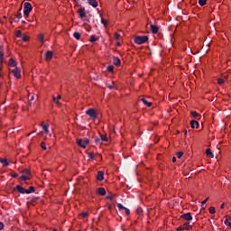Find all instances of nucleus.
Returning a JSON list of instances; mask_svg holds the SVG:
<instances>
[{
    "mask_svg": "<svg viewBox=\"0 0 231 231\" xmlns=\"http://www.w3.org/2000/svg\"><path fill=\"white\" fill-rule=\"evenodd\" d=\"M14 192H19V194H32V192H35V187L31 186L28 189H26L21 185H16V187L14 188Z\"/></svg>",
    "mask_w": 231,
    "mask_h": 231,
    "instance_id": "f257e3e1",
    "label": "nucleus"
},
{
    "mask_svg": "<svg viewBox=\"0 0 231 231\" xmlns=\"http://www.w3.org/2000/svg\"><path fill=\"white\" fill-rule=\"evenodd\" d=\"M32 4H30L29 2H25L23 4V14L25 15V17L30 16V12H32Z\"/></svg>",
    "mask_w": 231,
    "mask_h": 231,
    "instance_id": "f03ea898",
    "label": "nucleus"
},
{
    "mask_svg": "<svg viewBox=\"0 0 231 231\" xmlns=\"http://www.w3.org/2000/svg\"><path fill=\"white\" fill-rule=\"evenodd\" d=\"M149 41V36H135L134 37V42L136 44H144V42H147Z\"/></svg>",
    "mask_w": 231,
    "mask_h": 231,
    "instance_id": "7ed1b4c3",
    "label": "nucleus"
},
{
    "mask_svg": "<svg viewBox=\"0 0 231 231\" xmlns=\"http://www.w3.org/2000/svg\"><path fill=\"white\" fill-rule=\"evenodd\" d=\"M86 115H88V116H90V118H93L94 120H97V118H98V114H97L95 108H88L86 111Z\"/></svg>",
    "mask_w": 231,
    "mask_h": 231,
    "instance_id": "20e7f679",
    "label": "nucleus"
},
{
    "mask_svg": "<svg viewBox=\"0 0 231 231\" xmlns=\"http://www.w3.org/2000/svg\"><path fill=\"white\" fill-rule=\"evenodd\" d=\"M77 143L79 147H82V149H86L87 145L89 143V139H77Z\"/></svg>",
    "mask_w": 231,
    "mask_h": 231,
    "instance_id": "39448f33",
    "label": "nucleus"
},
{
    "mask_svg": "<svg viewBox=\"0 0 231 231\" xmlns=\"http://www.w3.org/2000/svg\"><path fill=\"white\" fill-rule=\"evenodd\" d=\"M94 140H95V143H100V141H101V142H108V141H109V139L107 138V136H106V135H104V134H100V138H98V137H94Z\"/></svg>",
    "mask_w": 231,
    "mask_h": 231,
    "instance_id": "423d86ee",
    "label": "nucleus"
},
{
    "mask_svg": "<svg viewBox=\"0 0 231 231\" xmlns=\"http://www.w3.org/2000/svg\"><path fill=\"white\" fill-rule=\"evenodd\" d=\"M190 228H192V226L189 225V223L186 222L182 226L177 227V231L190 230Z\"/></svg>",
    "mask_w": 231,
    "mask_h": 231,
    "instance_id": "0eeeda50",
    "label": "nucleus"
},
{
    "mask_svg": "<svg viewBox=\"0 0 231 231\" xmlns=\"http://www.w3.org/2000/svg\"><path fill=\"white\" fill-rule=\"evenodd\" d=\"M181 219H185V221H192V213H184L180 216Z\"/></svg>",
    "mask_w": 231,
    "mask_h": 231,
    "instance_id": "6e6552de",
    "label": "nucleus"
},
{
    "mask_svg": "<svg viewBox=\"0 0 231 231\" xmlns=\"http://www.w3.org/2000/svg\"><path fill=\"white\" fill-rule=\"evenodd\" d=\"M12 73L15 79H21V69L19 68H15L12 70Z\"/></svg>",
    "mask_w": 231,
    "mask_h": 231,
    "instance_id": "1a4fd4ad",
    "label": "nucleus"
},
{
    "mask_svg": "<svg viewBox=\"0 0 231 231\" xmlns=\"http://www.w3.org/2000/svg\"><path fill=\"white\" fill-rule=\"evenodd\" d=\"M51 59H53V52L51 51H48L46 53H45V60L47 62H50V60H51Z\"/></svg>",
    "mask_w": 231,
    "mask_h": 231,
    "instance_id": "9d476101",
    "label": "nucleus"
},
{
    "mask_svg": "<svg viewBox=\"0 0 231 231\" xmlns=\"http://www.w3.org/2000/svg\"><path fill=\"white\" fill-rule=\"evenodd\" d=\"M150 28H151V32L152 33H158V32H160V28L157 25H154L152 23L150 24Z\"/></svg>",
    "mask_w": 231,
    "mask_h": 231,
    "instance_id": "9b49d317",
    "label": "nucleus"
},
{
    "mask_svg": "<svg viewBox=\"0 0 231 231\" xmlns=\"http://www.w3.org/2000/svg\"><path fill=\"white\" fill-rule=\"evenodd\" d=\"M78 14H79V16L80 17V19H84V17H86V9L85 8H79L78 10Z\"/></svg>",
    "mask_w": 231,
    "mask_h": 231,
    "instance_id": "f8f14e48",
    "label": "nucleus"
},
{
    "mask_svg": "<svg viewBox=\"0 0 231 231\" xmlns=\"http://www.w3.org/2000/svg\"><path fill=\"white\" fill-rule=\"evenodd\" d=\"M113 64L115 66H121L122 64V61L120 60V58L116 57V56H114L113 57Z\"/></svg>",
    "mask_w": 231,
    "mask_h": 231,
    "instance_id": "ddd939ff",
    "label": "nucleus"
},
{
    "mask_svg": "<svg viewBox=\"0 0 231 231\" xmlns=\"http://www.w3.org/2000/svg\"><path fill=\"white\" fill-rule=\"evenodd\" d=\"M97 180L98 181H104V171H97Z\"/></svg>",
    "mask_w": 231,
    "mask_h": 231,
    "instance_id": "4468645a",
    "label": "nucleus"
},
{
    "mask_svg": "<svg viewBox=\"0 0 231 231\" xmlns=\"http://www.w3.org/2000/svg\"><path fill=\"white\" fill-rule=\"evenodd\" d=\"M8 64L11 66V68H17V61H14V58L9 59Z\"/></svg>",
    "mask_w": 231,
    "mask_h": 231,
    "instance_id": "2eb2a0df",
    "label": "nucleus"
},
{
    "mask_svg": "<svg viewBox=\"0 0 231 231\" xmlns=\"http://www.w3.org/2000/svg\"><path fill=\"white\" fill-rule=\"evenodd\" d=\"M97 193L99 194V196H106V189L104 188H97Z\"/></svg>",
    "mask_w": 231,
    "mask_h": 231,
    "instance_id": "dca6fc26",
    "label": "nucleus"
},
{
    "mask_svg": "<svg viewBox=\"0 0 231 231\" xmlns=\"http://www.w3.org/2000/svg\"><path fill=\"white\" fill-rule=\"evenodd\" d=\"M190 125L192 129H194L195 127L196 129H198V127H199V123L196 120H192L190 121Z\"/></svg>",
    "mask_w": 231,
    "mask_h": 231,
    "instance_id": "f3484780",
    "label": "nucleus"
},
{
    "mask_svg": "<svg viewBox=\"0 0 231 231\" xmlns=\"http://www.w3.org/2000/svg\"><path fill=\"white\" fill-rule=\"evenodd\" d=\"M88 5H90V6H93V8H97V6H98V2H97V0H88Z\"/></svg>",
    "mask_w": 231,
    "mask_h": 231,
    "instance_id": "a211bd4d",
    "label": "nucleus"
},
{
    "mask_svg": "<svg viewBox=\"0 0 231 231\" xmlns=\"http://www.w3.org/2000/svg\"><path fill=\"white\" fill-rule=\"evenodd\" d=\"M41 126L42 127V129H43V131H44V133H46V134H48V133H50V125H44V123H42V125H41Z\"/></svg>",
    "mask_w": 231,
    "mask_h": 231,
    "instance_id": "6ab92c4d",
    "label": "nucleus"
},
{
    "mask_svg": "<svg viewBox=\"0 0 231 231\" xmlns=\"http://www.w3.org/2000/svg\"><path fill=\"white\" fill-rule=\"evenodd\" d=\"M21 17H23V14L21 13L15 14V16L14 17L13 21L14 23H19V21L21 20Z\"/></svg>",
    "mask_w": 231,
    "mask_h": 231,
    "instance_id": "aec40b11",
    "label": "nucleus"
},
{
    "mask_svg": "<svg viewBox=\"0 0 231 231\" xmlns=\"http://www.w3.org/2000/svg\"><path fill=\"white\" fill-rule=\"evenodd\" d=\"M0 163L4 165V167H8L10 165V162H8V160L0 158Z\"/></svg>",
    "mask_w": 231,
    "mask_h": 231,
    "instance_id": "412c9836",
    "label": "nucleus"
},
{
    "mask_svg": "<svg viewBox=\"0 0 231 231\" xmlns=\"http://www.w3.org/2000/svg\"><path fill=\"white\" fill-rule=\"evenodd\" d=\"M141 102H143V104H144V106H146L147 107H151V106H152V103L148 102L145 98H141Z\"/></svg>",
    "mask_w": 231,
    "mask_h": 231,
    "instance_id": "4be33fe9",
    "label": "nucleus"
},
{
    "mask_svg": "<svg viewBox=\"0 0 231 231\" xmlns=\"http://www.w3.org/2000/svg\"><path fill=\"white\" fill-rule=\"evenodd\" d=\"M60 98H61V96H60V95H58L57 97H55V96L52 97L53 102H55V103H56L58 106H60V104L59 103V100H60Z\"/></svg>",
    "mask_w": 231,
    "mask_h": 231,
    "instance_id": "5701e85b",
    "label": "nucleus"
},
{
    "mask_svg": "<svg viewBox=\"0 0 231 231\" xmlns=\"http://www.w3.org/2000/svg\"><path fill=\"white\" fill-rule=\"evenodd\" d=\"M206 154L207 156H209V158H214V153L212 152V150H210V148H208L206 150Z\"/></svg>",
    "mask_w": 231,
    "mask_h": 231,
    "instance_id": "b1692460",
    "label": "nucleus"
},
{
    "mask_svg": "<svg viewBox=\"0 0 231 231\" xmlns=\"http://www.w3.org/2000/svg\"><path fill=\"white\" fill-rule=\"evenodd\" d=\"M20 179L22 181H28V180H30V175H22Z\"/></svg>",
    "mask_w": 231,
    "mask_h": 231,
    "instance_id": "393cba45",
    "label": "nucleus"
},
{
    "mask_svg": "<svg viewBox=\"0 0 231 231\" xmlns=\"http://www.w3.org/2000/svg\"><path fill=\"white\" fill-rule=\"evenodd\" d=\"M217 84H219V86H223L225 84V79L218 78L217 79Z\"/></svg>",
    "mask_w": 231,
    "mask_h": 231,
    "instance_id": "a878e982",
    "label": "nucleus"
},
{
    "mask_svg": "<svg viewBox=\"0 0 231 231\" xmlns=\"http://www.w3.org/2000/svg\"><path fill=\"white\" fill-rule=\"evenodd\" d=\"M73 37L77 39V41H80V33L79 32H74Z\"/></svg>",
    "mask_w": 231,
    "mask_h": 231,
    "instance_id": "bb28decb",
    "label": "nucleus"
},
{
    "mask_svg": "<svg viewBox=\"0 0 231 231\" xmlns=\"http://www.w3.org/2000/svg\"><path fill=\"white\" fill-rule=\"evenodd\" d=\"M106 69L109 73H113V70L115 69V67L113 65H109L106 67Z\"/></svg>",
    "mask_w": 231,
    "mask_h": 231,
    "instance_id": "cd10ccee",
    "label": "nucleus"
},
{
    "mask_svg": "<svg viewBox=\"0 0 231 231\" xmlns=\"http://www.w3.org/2000/svg\"><path fill=\"white\" fill-rule=\"evenodd\" d=\"M190 115L193 116V118H198V116H199V114L196 111H191Z\"/></svg>",
    "mask_w": 231,
    "mask_h": 231,
    "instance_id": "c85d7f7f",
    "label": "nucleus"
},
{
    "mask_svg": "<svg viewBox=\"0 0 231 231\" xmlns=\"http://www.w3.org/2000/svg\"><path fill=\"white\" fill-rule=\"evenodd\" d=\"M199 5L200 6H205V5H207V0H199Z\"/></svg>",
    "mask_w": 231,
    "mask_h": 231,
    "instance_id": "c756f323",
    "label": "nucleus"
},
{
    "mask_svg": "<svg viewBox=\"0 0 231 231\" xmlns=\"http://www.w3.org/2000/svg\"><path fill=\"white\" fill-rule=\"evenodd\" d=\"M89 41L90 42H97V36L91 35Z\"/></svg>",
    "mask_w": 231,
    "mask_h": 231,
    "instance_id": "7c9ffc66",
    "label": "nucleus"
},
{
    "mask_svg": "<svg viewBox=\"0 0 231 231\" xmlns=\"http://www.w3.org/2000/svg\"><path fill=\"white\" fill-rule=\"evenodd\" d=\"M88 212H83L79 214V217H82L83 219L88 217Z\"/></svg>",
    "mask_w": 231,
    "mask_h": 231,
    "instance_id": "2f4dec72",
    "label": "nucleus"
},
{
    "mask_svg": "<svg viewBox=\"0 0 231 231\" xmlns=\"http://www.w3.org/2000/svg\"><path fill=\"white\" fill-rule=\"evenodd\" d=\"M23 176H30V170H28V169H24L23 171Z\"/></svg>",
    "mask_w": 231,
    "mask_h": 231,
    "instance_id": "473e14b6",
    "label": "nucleus"
},
{
    "mask_svg": "<svg viewBox=\"0 0 231 231\" xmlns=\"http://www.w3.org/2000/svg\"><path fill=\"white\" fill-rule=\"evenodd\" d=\"M209 214H216V208L210 207L209 208Z\"/></svg>",
    "mask_w": 231,
    "mask_h": 231,
    "instance_id": "72a5a7b5",
    "label": "nucleus"
},
{
    "mask_svg": "<svg viewBox=\"0 0 231 231\" xmlns=\"http://www.w3.org/2000/svg\"><path fill=\"white\" fill-rule=\"evenodd\" d=\"M38 39H39V41H41V42H44V35L43 34H39Z\"/></svg>",
    "mask_w": 231,
    "mask_h": 231,
    "instance_id": "f704fd0d",
    "label": "nucleus"
},
{
    "mask_svg": "<svg viewBox=\"0 0 231 231\" xmlns=\"http://www.w3.org/2000/svg\"><path fill=\"white\" fill-rule=\"evenodd\" d=\"M207 201H208V198H207L205 200H203V201L201 202V208H205L204 207H205V205H207Z\"/></svg>",
    "mask_w": 231,
    "mask_h": 231,
    "instance_id": "c9c22d12",
    "label": "nucleus"
},
{
    "mask_svg": "<svg viewBox=\"0 0 231 231\" xmlns=\"http://www.w3.org/2000/svg\"><path fill=\"white\" fill-rule=\"evenodd\" d=\"M117 208H119V210H125V207H124V205L118 203L117 204Z\"/></svg>",
    "mask_w": 231,
    "mask_h": 231,
    "instance_id": "e433bc0d",
    "label": "nucleus"
},
{
    "mask_svg": "<svg viewBox=\"0 0 231 231\" xmlns=\"http://www.w3.org/2000/svg\"><path fill=\"white\" fill-rule=\"evenodd\" d=\"M88 158L90 160H95V153H93V152L88 153Z\"/></svg>",
    "mask_w": 231,
    "mask_h": 231,
    "instance_id": "4c0bfd02",
    "label": "nucleus"
},
{
    "mask_svg": "<svg viewBox=\"0 0 231 231\" xmlns=\"http://www.w3.org/2000/svg\"><path fill=\"white\" fill-rule=\"evenodd\" d=\"M3 59H5V52L0 50V60H3Z\"/></svg>",
    "mask_w": 231,
    "mask_h": 231,
    "instance_id": "58836bf2",
    "label": "nucleus"
},
{
    "mask_svg": "<svg viewBox=\"0 0 231 231\" xmlns=\"http://www.w3.org/2000/svg\"><path fill=\"white\" fill-rule=\"evenodd\" d=\"M114 38L116 39V41H118L120 39V34L118 32H116Z\"/></svg>",
    "mask_w": 231,
    "mask_h": 231,
    "instance_id": "ea45409f",
    "label": "nucleus"
},
{
    "mask_svg": "<svg viewBox=\"0 0 231 231\" xmlns=\"http://www.w3.org/2000/svg\"><path fill=\"white\" fill-rule=\"evenodd\" d=\"M41 147H42V149H43V151H46V143L42 142L41 143Z\"/></svg>",
    "mask_w": 231,
    "mask_h": 231,
    "instance_id": "a19ab883",
    "label": "nucleus"
},
{
    "mask_svg": "<svg viewBox=\"0 0 231 231\" xmlns=\"http://www.w3.org/2000/svg\"><path fill=\"white\" fill-rule=\"evenodd\" d=\"M224 224L226 225V226H229V228H231V222L230 221H224Z\"/></svg>",
    "mask_w": 231,
    "mask_h": 231,
    "instance_id": "79ce46f5",
    "label": "nucleus"
},
{
    "mask_svg": "<svg viewBox=\"0 0 231 231\" xmlns=\"http://www.w3.org/2000/svg\"><path fill=\"white\" fill-rule=\"evenodd\" d=\"M16 37H19V38L23 37V32H21V31H17Z\"/></svg>",
    "mask_w": 231,
    "mask_h": 231,
    "instance_id": "37998d69",
    "label": "nucleus"
},
{
    "mask_svg": "<svg viewBox=\"0 0 231 231\" xmlns=\"http://www.w3.org/2000/svg\"><path fill=\"white\" fill-rule=\"evenodd\" d=\"M125 212L126 216H129V214H131V210L127 208H125Z\"/></svg>",
    "mask_w": 231,
    "mask_h": 231,
    "instance_id": "c03bdc74",
    "label": "nucleus"
},
{
    "mask_svg": "<svg viewBox=\"0 0 231 231\" xmlns=\"http://www.w3.org/2000/svg\"><path fill=\"white\" fill-rule=\"evenodd\" d=\"M181 156H183V152H178L177 158H181Z\"/></svg>",
    "mask_w": 231,
    "mask_h": 231,
    "instance_id": "a18cd8bd",
    "label": "nucleus"
},
{
    "mask_svg": "<svg viewBox=\"0 0 231 231\" xmlns=\"http://www.w3.org/2000/svg\"><path fill=\"white\" fill-rule=\"evenodd\" d=\"M101 23H103L105 26H107V21L104 20V18L101 19Z\"/></svg>",
    "mask_w": 231,
    "mask_h": 231,
    "instance_id": "49530a36",
    "label": "nucleus"
},
{
    "mask_svg": "<svg viewBox=\"0 0 231 231\" xmlns=\"http://www.w3.org/2000/svg\"><path fill=\"white\" fill-rule=\"evenodd\" d=\"M12 178H17L19 176V174L13 172L11 173Z\"/></svg>",
    "mask_w": 231,
    "mask_h": 231,
    "instance_id": "de8ad7c7",
    "label": "nucleus"
},
{
    "mask_svg": "<svg viewBox=\"0 0 231 231\" xmlns=\"http://www.w3.org/2000/svg\"><path fill=\"white\" fill-rule=\"evenodd\" d=\"M22 39L23 41H24L26 42V41H28V37L26 35H22Z\"/></svg>",
    "mask_w": 231,
    "mask_h": 231,
    "instance_id": "09e8293b",
    "label": "nucleus"
},
{
    "mask_svg": "<svg viewBox=\"0 0 231 231\" xmlns=\"http://www.w3.org/2000/svg\"><path fill=\"white\" fill-rule=\"evenodd\" d=\"M33 100V96L29 97V104L32 106V101Z\"/></svg>",
    "mask_w": 231,
    "mask_h": 231,
    "instance_id": "8fccbe9b",
    "label": "nucleus"
},
{
    "mask_svg": "<svg viewBox=\"0 0 231 231\" xmlns=\"http://www.w3.org/2000/svg\"><path fill=\"white\" fill-rule=\"evenodd\" d=\"M3 228H5V224H3V222H0V230H3Z\"/></svg>",
    "mask_w": 231,
    "mask_h": 231,
    "instance_id": "3c124183",
    "label": "nucleus"
},
{
    "mask_svg": "<svg viewBox=\"0 0 231 231\" xmlns=\"http://www.w3.org/2000/svg\"><path fill=\"white\" fill-rule=\"evenodd\" d=\"M225 221H231V217L230 216H226V220Z\"/></svg>",
    "mask_w": 231,
    "mask_h": 231,
    "instance_id": "603ef678",
    "label": "nucleus"
},
{
    "mask_svg": "<svg viewBox=\"0 0 231 231\" xmlns=\"http://www.w3.org/2000/svg\"><path fill=\"white\" fill-rule=\"evenodd\" d=\"M107 88H108L109 89H115V86H113V85H107Z\"/></svg>",
    "mask_w": 231,
    "mask_h": 231,
    "instance_id": "864d4df0",
    "label": "nucleus"
},
{
    "mask_svg": "<svg viewBox=\"0 0 231 231\" xmlns=\"http://www.w3.org/2000/svg\"><path fill=\"white\" fill-rule=\"evenodd\" d=\"M106 198L107 199H110V201H113V196L110 195V196H107Z\"/></svg>",
    "mask_w": 231,
    "mask_h": 231,
    "instance_id": "5fc2aeb1",
    "label": "nucleus"
},
{
    "mask_svg": "<svg viewBox=\"0 0 231 231\" xmlns=\"http://www.w3.org/2000/svg\"><path fill=\"white\" fill-rule=\"evenodd\" d=\"M173 163H176V157H172Z\"/></svg>",
    "mask_w": 231,
    "mask_h": 231,
    "instance_id": "6e6d98bb",
    "label": "nucleus"
},
{
    "mask_svg": "<svg viewBox=\"0 0 231 231\" xmlns=\"http://www.w3.org/2000/svg\"><path fill=\"white\" fill-rule=\"evenodd\" d=\"M220 208H225V203L221 204Z\"/></svg>",
    "mask_w": 231,
    "mask_h": 231,
    "instance_id": "4d7b16f0",
    "label": "nucleus"
},
{
    "mask_svg": "<svg viewBox=\"0 0 231 231\" xmlns=\"http://www.w3.org/2000/svg\"><path fill=\"white\" fill-rule=\"evenodd\" d=\"M137 212L140 214V212H142V208L137 209Z\"/></svg>",
    "mask_w": 231,
    "mask_h": 231,
    "instance_id": "13d9d810",
    "label": "nucleus"
},
{
    "mask_svg": "<svg viewBox=\"0 0 231 231\" xmlns=\"http://www.w3.org/2000/svg\"><path fill=\"white\" fill-rule=\"evenodd\" d=\"M184 134L187 135V130H184Z\"/></svg>",
    "mask_w": 231,
    "mask_h": 231,
    "instance_id": "bf43d9fd",
    "label": "nucleus"
},
{
    "mask_svg": "<svg viewBox=\"0 0 231 231\" xmlns=\"http://www.w3.org/2000/svg\"><path fill=\"white\" fill-rule=\"evenodd\" d=\"M117 46H120V42H117Z\"/></svg>",
    "mask_w": 231,
    "mask_h": 231,
    "instance_id": "052dcab7",
    "label": "nucleus"
},
{
    "mask_svg": "<svg viewBox=\"0 0 231 231\" xmlns=\"http://www.w3.org/2000/svg\"><path fill=\"white\" fill-rule=\"evenodd\" d=\"M177 134H180V131H177Z\"/></svg>",
    "mask_w": 231,
    "mask_h": 231,
    "instance_id": "680f3d73",
    "label": "nucleus"
}]
</instances>
